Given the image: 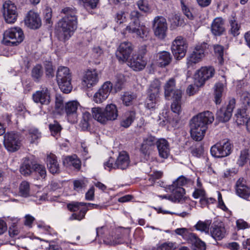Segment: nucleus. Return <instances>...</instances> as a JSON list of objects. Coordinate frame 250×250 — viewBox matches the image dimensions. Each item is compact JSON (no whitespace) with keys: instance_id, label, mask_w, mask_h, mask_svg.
Here are the masks:
<instances>
[{"instance_id":"ddd939ff","label":"nucleus","mask_w":250,"mask_h":250,"mask_svg":"<svg viewBox=\"0 0 250 250\" xmlns=\"http://www.w3.org/2000/svg\"><path fill=\"white\" fill-rule=\"evenodd\" d=\"M164 94L166 99L182 98L183 92L181 89L176 88V81L174 78H170L164 85Z\"/></svg>"},{"instance_id":"9d476101","label":"nucleus","mask_w":250,"mask_h":250,"mask_svg":"<svg viewBox=\"0 0 250 250\" xmlns=\"http://www.w3.org/2000/svg\"><path fill=\"white\" fill-rule=\"evenodd\" d=\"M232 148V146L230 142L224 140L213 146L210 148V153L214 157H225L231 153Z\"/></svg>"},{"instance_id":"412c9836","label":"nucleus","mask_w":250,"mask_h":250,"mask_svg":"<svg viewBox=\"0 0 250 250\" xmlns=\"http://www.w3.org/2000/svg\"><path fill=\"white\" fill-rule=\"evenodd\" d=\"M133 50L132 44L128 42L121 43L116 52V57L120 61L125 62L127 60Z\"/></svg>"},{"instance_id":"13d9d810","label":"nucleus","mask_w":250,"mask_h":250,"mask_svg":"<svg viewBox=\"0 0 250 250\" xmlns=\"http://www.w3.org/2000/svg\"><path fill=\"white\" fill-rule=\"evenodd\" d=\"M87 181L85 180H76L73 181L74 189L77 191H80L86 187Z\"/></svg>"},{"instance_id":"cd10ccee","label":"nucleus","mask_w":250,"mask_h":250,"mask_svg":"<svg viewBox=\"0 0 250 250\" xmlns=\"http://www.w3.org/2000/svg\"><path fill=\"white\" fill-rule=\"evenodd\" d=\"M84 204H85L84 205V207L81 208L79 213H74L71 215L70 217V220H78L80 221L84 218L85 215L89 209L99 208L100 207V206L97 204L89 203H84Z\"/></svg>"},{"instance_id":"f257e3e1","label":"nucleus","mask_w":250,"mask_h":250,"mask_svg":"<svg viewBox=\"0 0 250 250\" xmlns=\"http://www.w3.org/2000/svg\"><path fill=\"white\" fill-rule=\"evenodd\" d=\"M62 12L65 14L58 22L56 36L61 42H65L73 34L77 27L76 10L69 7L64 8Z\"/></svg>"},{"instance_id":"a18cd8bd","label":"nucleus","mask_w":250,"mask_h":250,"mask_svg":"<svg viewBox=\"0 0 250 250\" xmlns=\"http://www.w3.org/2000/svg\"><path fill=\"white\" fill-rule=\"evenodd\" d=\"M91 119V114L87 111L83 112V113L82 119L80 123V125L83 129H87L89 126V122Z\"/></svg>"},{"instance_id":"7ed1b4c3","label":"nucleus","mask_w":250,"mask_h":250,"mask_svg":"<svg viewBox=\"0 0 250 250\" xmlns=\"http://www.w3.org/2000/svg\"><path fill=\"white\" fill-rule=\"evenodd\" d=\"M79 106V103L76 101H69L64 104L62 97L60 94L56 95L55 110L56 113L60 115L65 114L67 121L72 124L77 122V110Z\"/></svg>"},{"instance_id":"72a5a7b5","label":"nucleus","mask_w":250,"mask_h":250,"mask_svg":"<svg viewBox=\"0 0 250 250\" xmlns=\"http://www.w3.org/2000/svg\"><path fill=\"white\" fill-rule=\"evenodd\" d=\"M170 189L172 190L173 195H169L168 200L174 202H179L185 193V189L180 187H171Z\"/></svg>"},{"instance_id":"6e6552de","label":"nucleus","mask_w":250,"mask_h":250,"mask_svg":"<svg viewBox=\"0 0 250 250\" xmlns=\"http://www.w3.org/2000/svg\"><path fill=\"white\" fill-rule=\"evenodd\" d=\"M175 232L192 244L194 250H205L206 244L196 234L190 232L186 228H179L175 229Z\"/></svg>"},{"instance_id":"c9c22d12","label":"nucleus","mask_w":250,"mask_h":250,"mask_svg":"<svg viewBox=\"0 0 250 250\" xmlns=\"http://www.w3.org/2000/svg\"><path fill=\"white\" fill-rule=\"evenodd\" d=\"M93 118L99 123L105 124L107 123L104 109L97 107H93L91 110Z\"/></svg>"},{"instance_id":"37998d69","label":"nucleus","mask_w":250,"mask_h":250,"mask_svg":"<svg viewBox=\"0 0 250 250\" xmlns=\"http://www.w3.org/2000/svg\"><path fill=\"white\" fill-rule=\"evenodd\" d=\"M49 128L52 136L58 137L60 135L62 127L58 121L55 120L49 125Z\"/></svg>"},{"instance_id":"338daca9","label":"nucleus","mask_w":250,"mask_h":250,"mask_svg":"<svg viewBox=\"0 0 250 250\" xmlns=\"http://www.w3.org/2000/svg\"><path fill=\"white\" fill-rule=\"evenodd\" d=\"M241 100L245 106H250V93L244 92L241 96Z\"/></svg>"},{"instance_id":"bb28decb","label":"nucleus","mask_w":250,"mask_h":250,"mask_svg":"<svg viewBox=\"0 0 250 250\" xmlns=\"http://www.w3.org/2000/svg\"><path fill=\"white\" fill-rule=\"evenodd\" d=\"M146 64V62L144 59L143 56H133L129 62V66L135 71L143 70Z\"/></svg>"},{"instance_id":"39448f33","label":"nucleus","mask_w":250,"mask_h":250,"mask_svg":"<svg viewBox=\"0 0 250 250\" xmlns=\"http://www.w3.org/2000/svg\"><path fill=\"white\" fill-rule=\"evenodd\" d=\"M57 80L60 88L64 93H70L72 89L71 75L68 67L60 66L57 73Z\"/></svg>"},{"instance_id":"4be33fe9","label":"nucleus","mask_w":250,"mask_h":250,"mask_svg":"<svg viewBox=\"0 0 250 250\" xmlns=\"http://www.w3.org/2000/svg\"><path fill=\"white\" fill-rule=\"evenodd\" d=\"M99 82V76L95 69H88L83 77L82 84L89 88L96 85Z\"/></svg>"},{"instance_id":"09e8293b","label":"nucleus","mask_w":250,"mask_h":250,"mask_svg":"<svg viewBox=\"0 0 250 250\" xmlns=\"http://www.w3.org/2000/svg\"><path fill=\"white\" fill-rule=\"evenodd\" d=\"M193 182L190 179H188L184 176L179 177L176 181L174 182L173 184L170 186L171 187H182L188 184H193Z\"/></svg>"},{"instance_id":"c756f323","label":"nucleus","mask_w":250,"mask_h":250,"mask_svg":"<svg viewBox=\"0 0 250 250\" xmlns=\"http://www.w3.org/2000/svg\"><path fill=\"white\" fill-rule=\"evenodd\" d=\"M157 58L158 65L161 67H165L170 63L172 56L169 52L163 51L157 54Z\"/></svg>"},{"instance_id":"4c0bfd02","label":"nucleus","mask_w":250,"mask_h":250,"mask_svg":"<svg viewBox=\"0 0 250 250\" xmlns=\"http://www.w3.org/2000/svg\"><path fill=\"white\" fill-rule=\"evenodd\" d=\"M63 162L69 166H72L77 169H80L81 167V161L76 155L66 157Z\"/></svg>"},{"instance_id":"9b49d317","label":"nucleus","mask_w":250,"mask_h":250,"mask_svg":"<svg viewBox=\"0 0 250 250\" xmlns=\"http://www.w3.org/2000/svg\"><path fill=\"white\" fill-rule=\"evenodd\" d=\"M188 44L186 40L182 36L177 37L173 41L171 45V51L177 60L184 58L187 52Z\"/></svg>"},{"instance_id":"e433bc0d","label":"nucleus","mask_w":250,"mask_h":250,"mask_svg":"<svg viewBox=\"0 0 250 250\" xmlns=\"http://www.w3.org/2000/svg\"><path fill=\"white\" fill-rule=\"evenodd\" d=\"M249 115L247 113L245 108L238 109L234 116V119L238 125L244 124L248 118Z\"/></svg>"},{"instance_id":"5fc2aeb1","label":"nucleus","mask_w":250,"mask_h":250,"mask_svg":"<svg viewBox=\"0 0 250 250\" xmlns=\"http://www.w3.org/2000/svg\"><path fill=\"white\" fill-rule=\"evenodd\" d=\"M214 53L218 57L219 63L222 64L224 62V47L220 45H215L214 46Z\"/></svg>"},{"instance_id":"aec40b11","label":"nucleus","mask_w":250,"mask_h":250,"mask_svg":"<svg viewBox=\"0 0 250 250\" xmlns=\"http://www.w3.org/2000/svg\"><path fill=\"white\" fill-rule=\"evenodd\" d=\"M206 44H201L195 47L194 51L187 59V65L188 67L193 64L200 62L205 56Z\"/></svg>"},{"instance_id":"052dcab7","label":"nucleus","mask_w":250,"mask_h":250,"mask_svg":"<svg viewBox=\"0 0 250 250\" xmlns=\"http://www.w3.org/2000/svg\"><path fill=\"white\" fill-rule=\"evenodd\" d=\"M52 10L51 8H47L45 9L44 12V21L46 24H48L49 26L52 24Z\"/></svg>"},{"instance_id":"49530a36","label":"nucleus","mask_w":250,"mask_h":250,"mask_svg":"<svg viewBox=\"0 0 250 250\" xmlns=\"http://www.w3.org/2000/svg\"><path fill=\"white\" fill-rule=\"evenodd\" d=\"M181 98H179V99L173 98V101L171 105V110L177 115H179L182 111L181 105Z\"/></svg>"},{"instance_id":"bf43d9fd","label":"nucleus","mask_w":250,"mask_h":250,"mask_svg":"<svg viewBox=\"0 0 250 250\" xmlns=\"http://www.w3.org/2000/svg\"><path fill=\"white\" fill-rule=\"evenodd\" d=\"M104 242L107 245L114 246L122 243L123 240L121 237L118 238L117 239L115 238L113 239L112 237H110L109 238H105L104 240Z\"/></svg>"},{"instance_id":"a878e982","label":"nucleus","mask_w":250,"mask_h":250,"mask_svg":"<svg viewBox=\"0 0 250 250\" xmlns=\"http://www.w3.org/2000/svg\"><path fill=\"white\" fill-rule=\"evenodd\" d=\"M211 31L215 36H221L225 32L224 21L221 18H216L212 21Z\"/></svg>"},{"instance_id":"dca6fc26","label":"nucleus","mask_w":250,"mask_h":250,"mask_svg":"<svg viewBox=\"0 0 250 250\" xmlns=\"http://www.w3.org/2000/svg\"><path fill=\"white\" fill-rule=\"evenodd\" d=\"M3 15L5 21L8 23H14L18 17L16 5L10 1H6L3 4Z\"/></svg>"},{"instance_id":"f3484780","label":"nucleus","mask_w":250,"mask_h":250,"mask_svg":"<svg viewBox=\"0 0 250 250\" xmlns=\"http://www.w3.org/2000/svg\"><path fill=\"white\" fill-rule=\"evenodd\" d=\"M32 99L36 104L47 105L51 102L50 91L46 87H42L33 94Z\"/></svg>"},{"instance_id":"e2e57ef3","label":"nucleus","mask_w":250,"mask_h":250,"mask_svg":"<svg viewBox=\"0 0 250 250\" xmlns=\"http://www.w3.org/2000/svg\"><path fill=\"white\" fill-rule=\"evenodd\" d=\"M137 5L139 9L144 12H148L150 10V7L147 0H138Z\"/></svg>"},{"instance_id":"de8ad7c7","label":"nucleus","mask_w":250,"mask_h":250,"mask_svg":"<svg viewBox=\"0 0 250 250\" xmlns=\"http://www.w3.org/2000/svg\"><path fill=\"white\" fill-rule=\"evenodd\" d=\"M210 223L211 222L208 221L206 222L199 221L195 226V227L197 230L208 233Z\"/></svg>"},{"instance_id":"f03ea898","label":"nucleus","mask_w":250,"mask_h":250,"mask_svg":"<svg viewBox=\"0 0 250 250\" xmlns=\"http://www.w3.org/2000/svg\"><path fill=\"white\" fill-rule=\"evenodd\" d=\"M214 120L213 114L209 111L199 113L192 118L190 123V134L196 141H201L207 129V125Z\"/></svg>"},{"instance_id":"a19ab883","label":"nucleus","mask_w":250,"mask_h":250,"mask_svg":"<svg viewBox=\"0 0 250 250\" xmlns=\"http://www.w3.org/2000/svg\"><path fill=\"white\" fill-rule=\"evenodd\" d=\"M248 161L250 162V153L249 150L247 149L242 150L237 161L238 165L240 167H243Z\"/></svg>"},{"instance_id":"f704fd0d","label":"nucleus","mask_w":250,"mask_h":250,"mask_svg":"<svg viewBox=\"0 0 250 250\" xmlns=\"http://www.w3.org/2000/svg\"><path fill=\"white\" fill-rule=\"evenodd\" d=\"M104 109L105 112V117H104L107 122L114 121L117 119L118 114L117 107L115 104H108Z\"/></svg>"},{"instance_id":"4468645a","label":"nucleus","mask_w":250,"mask_h":250,"mask_svg":"<svg viewBox=\"0 0 250 250\" xmlns=\"http://www.w3.org/2000/svg\"><path fill=\"white\" fill-rule=\"evenodd\" d=\"M155 35L160 39H164L167 35V24L166 20L162 16L156 17L153 21Z\"/></svg>"},{"instance_id":"a211bd4d","label":"nucleus","mask_w":250,"mask_h":250,"mask_svg":"<svg viewBox=\"0 0 250 250\" xmlns=\"http://www.w3.org/2000/svg\"><path fill=\"white\" fill-rule=\"evenodd\" d=\"M156 143V138L151 134H147L143 138L140 147L141 153L145 157H149L153 147Z\"/></svg>"},{"instance_id":"4d7b16f0","label":"nucleus","mask_w":250,"mask_h":250,"mask_svg":"<svg viewBox=\"0 0 250 250\" xmlns=\"http://www.w3.org/2000/svg\"><path fill=\"white\" fill-rule=\"evenodd\" d=\"M29 135L31 138V143H33L35 141L41 137V133L38 129L35 128H30L28 129Z\"/></svg>"},{"instance_id":"ea45409f","label":"nucleus","mask_w":250,"mask_h":250,"mask_svg":"<svg viewBox=\"0 0 250 250\" xmlns=\"http://www.w3.org/2000/svg\"><path fill=\"white\" fill-rule=\"evenodd\" d=\"M224 84L218 82L214 85V98L215 102L217 104H220L221 102V98L224 90Z\"/></svg>"},{"instance_id":"0e129e2a","label":"nucleus","mask_w":250,"mask_h":250,"mask_svg":"<svg viewBox=\"0 0 250 250\" xmlns=\"http://www.w3.org/2000/svg\"><path fill=\"white\" fill-rule=\"evenodd\" d=\"M115 21L119 24H122L126 21L125 13L123 11H119L117 13L115 17Z\"/></svg>"},{"instance_id":"423d86ee","label":"nucleus","mask_w":250,"mask_h":250,"mask_svg":"<svg viewBox=\"0 0 250 250\" xmlns=\"http://www.w3.org/2000/svg\"><path fill=\"white\" fill-rule=\"evenodd\" d=\"M23 39L24 34L20 28H11L4 32L2 42L7 46H17Z\"/></svg>"},{"instance_id":"5701e85b","label":"nucleus","mask_w":250,"mask_h":250,"mask_svg":"<svg viewBox=\"0 0 250 250\" xmlns=\"http://www.w3.org/2000/svg\"><path fill=\"white\" fill-rule=\"evenodd\" d=\"M236 193L239 197L248 199L250 196V188L244 178H239L235 184Z\"/></svg>"},{"instance_id":"c85d7f7f","label":"nucleus","mask_w":250,"mask_h":250,"mask_svg":"<svg viewBox=\"0 0 250 250\" xmlns=\"http://www.w3.org/2000/svg\"><path fill=\"white\" fill-rule=\"evenodd\" d=\"M46 164L49 171L53 174L60 172V167L57 157L55 155L50 153L46 158Z\"/></svg>"},{"instance_id":"58836bf2","label":"nucleus","mask_w":250,"mask_h":250,"mask_svg":"<svg viewBox=\"0 0 250 250\" xmlns=\"http://www.w3.org/2000/svg\"><path fill=\"white\" fill-rule=\"evenodd\" d=\"M43 74V70L42 66L40 64H37L31 71V77L35 82H39Z\"/></svg>"},{"instance_id":"3c124183","label":"nucleus","mask_w":250,"mask_h":250,"mask_svg":"<svg viewBox=\"0 0 250 250\" xmlns=\"http://www.w3.org/2000/svg\"><path fill=\"white\" fill-rule=\"evenodd\" d=\"M135 98V95L128 92L125 93L122 97L123 103L126 106L131 105L132 103V101Z\"/></svg>"},{"instance_id":"603ef678","label":"nucleus","mask_w":250,"mask_h":250,"mask_svg":"<svg viewBox=\"0 0 250 250\" xmlns=\"http://www.w3.org/2000/svg\"><path fill=\"white\" fill-rule=\"evenodd\" d=\"M85 204L84 202H71L67 204V208L71 212H76L81 209L80 207H84Z\"/></svg>"},{"instance_id":"6e6d98bb","label":"nucleus","mask_w":250,"mask_h":250,"mask_svg":"<svg viewBox=\"0 0 250 250\" xmlns=\"http://www.w3.org/2000/svg\"><path fill=\"white\" fill-rule=\"evenodd\" d=\"M34 171L36 173L38 174L42 179H44L46 176V170L45 167L44 166L42 165L35 164L34 165Z\"/></svg>"},{"instance_id":"79ce46f5","label":"nucleus","mask_w":250,"mask_h":250,"mask_svg":"<svg viewBox=\"0 0 250 250\" xmlns=\"http://www.w3.org/2000/svg\"><path fill=\"white\" fill-rule=\"evenodd\" d=\"M230 28V33L234 36H236L239 34V30L240 25L238 23L236 18L235 17H232L229 20Z\"/></svg>"},{"instance_id":"2eb2a0df","label":"nucleus","mask_w":250,"mask_h":250,"mask_svg":"<svg viewBox=\"0 0 250 250\" xmlns=\"http://www.w3.org/2000/svg\"><path fill=\"white\" fill-rule=\"evenodd\" d=\"M236 100L232 98L230 99L227 107H221L216 112V119L219 122H228L231 116L232 112L235 107Z\"/></svg>"},{"instance_id":"473e14b6","label":"nucleus","mask_w":250,"mask_h":250,"mask_svg":"<svg viewBox=\"0 0 250 250\" xmlns=\"http://www.w3.org/2000/svg\"><path fill=\"white\" fill-rule=\"evenodd\" d=\"M211 236L216 240H220L225 236L226 229L222 225L213 224L210 230Z\"/></svg>"},{"instance_id":"b1692460","label":"nucleus","mask_w":250,"mask_h":250,"mask_svg":"<svg viewBox=\"0 0 250 250\" xmlns=\"http://www.w3.org/2000/svg\"><path fill=\"white\" fill-rule=\"evenodd\" d=\"M26 25L32 29H37L41 25V20L37 13L30 11L24 20Z\"/></svg>"},{"instance_id":"864d4df0","label":"nucleus","mask_w":250,"mask_h":250,"mask_svg":"<svg viewBox=\"0 0 250 250\" xmlns=\"http://www.w3.org/2000/svg\"><path fill=\"white\" fill-rule=\"evenodd\" d=\"M176 248L175 243L167 242L158 245L156 250H174Z\"/></svg>"},{"instance_id":"c03bdc74","label":"nucleus","mask_w":250,"mask_h":250,"mask_svg":"<svg viewBox=\"0 0 250 250\" xmlns=\"http://www.w3.org/2000/svg\"><path fill=\"white\" fill-rule=\"evenodd\" d=\"M19 194L21 196L27 197L30 195V184L26 181H22L19 186Z\"/></svg>"},{"instance_id":"774afa93","label":"nucleus","mask_w":250,"mask_h":250,"mask_svg":"<svg viewBox=\"0 0 250 250\" xmlns=\"http://www.w3.org/2000/svg\"><path fill=\"white\" fill-rule=\"evenodd\" d=\"M236 225L238 230L244 229L249 227L248 223L241 219H238L236 221Z\"/></svg>"},{"instance_id":"0eeeda50","label":"nucleus","mask_w":250,"mask_h":250,"mask_svg":"<svg viewBox=\"0 0 250 250\" xmlns=\"http://www.w3.org/2000/svg\"><path fill=\"white\" fill-rule=\"evenodd\" d=\"M130 160L128 154L125 151L120 153L116 161L112 157L104 164V168L109 171L112 169H125L129 165Z\"/></svg>"},{"instance_id":"2f4dec72","label":"nucleus","mask_w":250,"mask_h":250,"mask_svg":"<svg viewBox=\"0 0 250 250\" xmlns=\"http://www.w3.org/2000/svg\"><path fill=\"white\" fill-rule=\"evenodd\" d=\"M136 119V112L133 110L125 112L123 115L120 122V125L124 128H128Z\"/></svg>"},{"instance_id":"7c9ffc66","label":"nucleus","mask_w":250,"mask_h":250,"mask_svg":"<svg viewBox=\"0 0 250 250\" xmlns=\"http://www.w3.org/2000/svg\"><path fill=\"white\" fill-rule=\"evenodd\" d=\"M20 167L21 173L24 176H28L34 171V165L32 160L29 158H25Z\"/></svg>"},{"instance_id":"8fccbe9b","label":"nucleus","mask_w":250,"mask_h":250,"mask_svg":"<svg viewBox=\"0 0 250 250\" xmlns=\"http://www.w3.org/2000/svg\"><path fill=\"white\" fill-rule=\"evenodd\" d=\"M83 5L87 10L95 9L99 2V0H81Z\"/></svg>"},{"instance_id":"69168bd1","label":"nucleus","mask_w":250,"mask_h":250,"mask_svg":"<svg viewBox=\"0 0 250 250\" xmlns=\"http://www.w3.org/2000/svg\"><path fill=\"white\" fill-rule=\"evenodd\" d=\"M190 152L194 156L199 157L203 153V148L201 146L199 147H191Z\"/></svg>"},{"instance_id":"1a4fd4ad","label":"nucleus","mask_w":250,"mask_h":250,"mask_svg":"<svg viewBox=\"0 0 250 250\" xmlns=\"http://www.w3.org/2000/svg\"><path fill=\"white\" fill-rule=\"evenodd\" d=\"M3 144L7 150L10 152L18 150L21 146V136L19 133L8 132L4 134Z\"/></svg>"},{"instance_id":"20e7f679","label":"nucleus","mask_w":250,"mask_h":250,"mask_svg":"<svg viewBox=\"0 0 250 250\" xmlns=\"http://www.w3.org/2000/svg\"><path fill=\"white\" fill-rule=\"evenodd\" d=\"M141 15L138 11L131 12L130 16L131 21L125 28L126 31L130 33H135L137 37L144 39L148 34V29L145 25L141 24L140 18Z\"/></svg>"},{"instance_id":"f8f14e48","label":"nucleus","mask_w":250,"mask_h":250,"mask_svg":"<svg viewBox=\"0 0 250 250\" xmlns=\"http://www.w3.org/2000/svg\"><path fill=\"white\" fill-rule=\"evenodd\" d=\"M215 69L212 66L202 67L195 74V80L198 86L203 85L205 82L212 78L215 74Z\"/></svg>"},{"instance_id":"393cba45","label":"nucleus","mask_w":250,"mask_h":250,"mask_svg":"<svg viewBox=\"0 0 250 250\" xmlns=\"http://www.w3.org/2000/svg\"><path fill=\"white\" fill-rule=\"evenodd\" d=\"M156 145L159 153V156L164 159H167L170 154L169 143L164 139L156 141Z\"/></svg>"},{"instance_id":"680f3d73","label":"nucleus","mask_w":250,"mask_h":250,"mask_svg":"<svg viewBox=\"0 0 250 250\" xmlns=\"http://www.w3.org/2000/svg\"><path fill=\"white\" fill-rule=\"evenodd\" d=\"M182 11L184 15L189 20H192L194 19V16L189 8L185 5L183 0L181 1Z\"/></svg>"},{"instance_id":"6ab92c4d","label":"nucleus","mask_w":250,"mask_h":250,"mask_svg":"<svg viewBox=\"0 0 250 250\" xmlns=\"http://www.w3.org/2000/svg\"><path fill=\"white\" fill-rule=\"evenodd\" d=\"M112 87L113 85L110 82H105L94 95L93 101L95 103L99 104L103 102L108 97Z\"/></svg>"}]
</instances>
